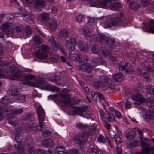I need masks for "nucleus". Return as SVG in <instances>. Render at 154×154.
<instances>
[{
    "label": "nucleus",
    "instance_id": "f257e3e1",
    "mask_svg": "<svg viewBox=\"0 0 154 154\" xmlns=\"http://www.w3.org/2000/svg\"><path fill=\"white\" fill-rule=\"evenodd\" d=\"M36 111L39 121V125H36L34 123H30L26 125L25 128L28 131L36 130L40 131L42 130L44 125L43 122L44 118L45 113L42 107L40 106H36Z\"/></svg>",
    "mask_w": 154,
    "mask_h": 154
},
{
    "label": "nucleus",
    "instance_id": "f03ea898",
    "mask_svg": "<svg viewBox=\"0 0 154 154\" xmlns=\"http://www.w3.org/2000/svg\"><path fill=\"white\" fill-rule=\"evenodd\" d=\"M22 108H18L12 110L10 105H8L5 107H0V120H3L5 117V115H8V118H10L11 116L8 114L13 115H17L23 112Z\"/></svg>",
    "mask_w": 154,
    "mask_h": 154
},
{
    "label": "nucleus",
    "instance_id": "7ed1b4c3",
    "mask_svg": "<svg viewBox=\"0 0 154 154\" xmlns=\"http://www.w3.org/2000/svg\"><path fill=\"white\" fill-rule=\"evenodd\" d=\"M124 14L120 13L115 17H113L105 20L104 22V27L107 28L112 26H117L121 23V18L123 17Z\"/></svg>",
    "mask_w": 154,
    "mask_h": 154
},
{
    "label": "nucleus",
    "instance_id": "20e7f679",
    "mask_svg": "<svg viewBox=\"0 0 154 154\" xmlns=\"http://www.w3.org/2000/svg\"><path fill=\"white\" fill-rule=\"evenodd\" d=\"M14 24L11 23H6L0 27V38L3 37V35L2 33L3 31L6 32L7 37L11 36L13 34Z\"/></svg>",
    "mask_w": 154,
    "mask_h": 154
},
{
    "label": "nucleus",
    "instance_id": "39448f33",
    "mask_svg": "<svg viewBox=\"0 0 154 154\" xmlns=\"http://www.w3.org/2000/svg\"><path fill=\"white\" fill-rule=\"evenodd\" d=\"M99 65V62L97 59H94L91 65L85 64L82 66H78L77 68L79 70L85 71L87 72L90 71L92 69Z\"/></svg>",
    "mask_w": 154,
    "mask_h": 154
},
{
    "label": "nucleus",
    "instance_id": "423d86ee",
    "mask_svg": "<svg viewBox=\"0 0 154 154\" xmlns=\"http://www.w3.org/2000/svg\"><path fill=\"white\" fill-rule=\"evenodd\" d=\"M50 51V49L47 45H43L41 47V49L37 51L36 55L39 59H44L47 57Z\"/></svg>",
    "mask_w": 154,
    "mask_h": 154
},
{
    "label": "nucleus",
    "instance_id": "0eeeda50",
    "mask_svg": "<svg viewBox=\"0 0 154 154\" xmlns=\"http://www.w3.org/2000/svg\"><path fill=\"white\" fill-rule=\"evenodd\" d=\"M141 145L142 149H144V152L146 154H153L154 152V147L151 149H150L147 146L149 145V141L147 139H144L143 140L140 138Z\"/></svg>",
    "mask_w": 154,
    "mask_h": 154
},
{
    "label": "nucleus",
    "instance_id": "6e6552de",
    "mask_svg": "<svg viewBox=\"0 0 154 154\" xmlns=\"http://www.w3.org/2000/svg\"><path fill=\"white\" fill-rule=\"evenodd\" d=\"M22 137L20 135L16 134L15 136L16 143L14 144V146L16 149L20 151L23 150V145L21 144Z\"/></svg>",
    "mask_w": 154,
    "mask_h": 154
},
{
    "label": "nucleus",
    "instance_id": "1a4fd4ad",
    "mask_svg": "<svg viewBox=\"0 0 154 154\" xmlns=\"http://www.w3.org/2000/svg\"><path fill=\"white\" fill-rule=\"evenodd\" d=\"M77 43L76 40L75 38H69L66 41V46L71 50H73L76 46Z\"/></svg>",
    "mask_w": 154,
    "mask_h": 154
},
{
    "label": "nucleus",
    "instance_id": "9d476101",
    "mask_svg": "<svg viewBox=\"0 0 154 154\" xmlns=\"http://www.w3.org/2000/svg\"><path fill=\"white\" fill-rule=\"evenodd\" d=\"M132 98L134 103L136 104H140L145 100L143 97L140 94L134 95L133 96Z\"/></svg>",
    "mask_w": 154,
    "mask_h": 154
},
{
    "label": "nucleus",
    "instance_id": "9b49d317",
    "mask_svg": "<svg viewBox=\"0 0 154 154\" xmlns=\"http://www.w3.org/2000/svg\"><path fill=\"white\" fill-rule=\"evenodd\" d=\"M70 101V97L68 96L62 95L58 97L57 101L59 103H62L64 105H66L69 103Z\"/></svg>",
    "mask_w": 154,
    "mask_h": 154
},
{
    "label": "nucleus",
    "instance_id": "f8f14e48",
    "mask_svg": "<svg viewBox=\"0 0 154 154\" xmlns=\"http://www.w3.org/2000/svg\"><path fill=\"white\" fill-rule=\"evenodd\" d=\"M143 29L146 32L154 33V21L151 20L149 21L147 26L144 25Z\"/></svg>",
    "mask_w": 154,
    "mask_h": 154
},
{
    "label": "nucleus",
    "instance_id": "ddd939ff",
    "mask_svg": "<svg viewBox=\"0 0 154 154\" xmlns=\"http://www.w3.org/2000/svg\"><path fill=\"white\" fill-rule=\"evenodd\" d=\"M72 51L69 53V56L73 60H75L78 63H81L83 61L82 58H80V56L77 54H75V52Z\"/></svg>",
    "mask_w": 154,
    "mask_h": 154
},
{
    "label": "nucleus",
    "instance_id": "4468645a",
    "mask_svg": "<svg viewBox=\"0 0 154 154\" xmlns=\"http://www.w3.org/2000/svg\"><path fill=\"white\" fill-rule=\"evenodd\" d=\"M48 41L50 42L53 46V48L55 51H57L58 49L60 50L63 53H64V52L62 48H60V45L57 44L55 42L54 38L52 37H50L48 38Z\"/></svg>",
    "mask_w": 154,
    "mask_h": 154
},
{
    "label": "nucleus",
    "instance_id": "2eb2a0df",
    "mask_svg": "<svg viewBox=\"0 0 154 154\" xmlns=\"http://www.w3.org/2000/svg\"><path fill=\"white\" fill-rule=\"evenodd\" d=\"M86 137L81 134L77 135L75 136L74 141L76 143L81 144L86 141Z\"/></svg>",
    "mask_w": 154,
    "mask_h": 154
},
{
    "label": "nucleus",
    "instance_id": "dca6fc26",
    "mask_svg": "<svg viewBox=\"0 0 154 154\" xmlns=\"http://www.w3.org/2000/svg\"><path fill=\"white\" fill-rule=\"evenodd\" d=\"M9 72L13 77L17 78L20 75V72L16 69L14 66L9 67Z\"/></svg>",
    "mask_w": 154,
    "mask_h": 154
},
{
    "label": "nucleus",
    "instance_id": "f3484780",
    "mask_svg": "<svg viewBox=\"0 0 154 154\" xmlns=\"http://www.w3.org/2000/svg\"><path fill=\"white\" fill-rule=\"evenodd\" d=\"M87 109V108L86 107H73V111L75 114H79L81 116L84 117V116L82 115L81 113L85 112Z\"/></svg>",
    "mask_w": 154,
    "mask_h": 154
},
{
    "label": "nucleus",
    "instance_id": "a211bd4d",
    "mask_svg": "<svg viewBox=\"0 0 154 154\" xmlns=\"http://www.w3.org/2000/svg\"><path fill=\"white\" fill-rule=\"evenodd\" d=\"M8 115L11 116L10 118H9L8 115H6L7 116L8 118L9 119L8 120L9 123L14 126H16L18 124L17 120L13 118V115L11 114H8Z\"/></svg>",
    "mask_w": 154,
    "mask_h": 154
},
{
    "label": "nucleus",
    "instance_id": "6ab92c4d",
    "mask_svg": "<svg viewBox=\"0 0 154 154\" xmlns=\"http://www.w3.org/2000/svg\"><path fill=\"white\" fill-rule=\"evenodd\" d=\"M49 27L51 30L54 31L57 27V23L55 19H51L49 21Z\"/></svg>",
    "mask_w": 154,
    "mask_h": 154
},
{
    "label": "nucleus",
    "instance_id": "aec40b11",
    "mask_svg": "<svg viewBox=\"0 0 154 154\" xmlns=\"http://www.w3.org/2000/svg\"><path fill=\"white\" fill-rule=\"evenodd\" d=\"M149 112L146 114V116L149 118L154 119V106H152L149 108Z\"/></svg>",
    "mask_w": 154,
    "mask_h": 154
},
{
    "label": "nucleus",
    "instance_id": "412c9836",
    "mask_svg": "<svg viewBox=\"0 0 154 154\" xmlns=\"http://www.w3.org/2000/svg\"><path fill=\"white\" fill-rule=\"evenodd\" d=\"M123 79V76L122 74H115L112 76L111 80L112 81H121Z\"/></svg>",
    "mask_w": 154,
    "mask_h": 154
},
{
    "label": "nucleus",
    "instance_id": "4be33fe9",
    "mask_svg": "<svg viewBox=\"0 0 154 154\" xmlns=\"http://www.w3.org/2000/svg\"><path fill=\"white\" fill-rule=\"evenodd\" d=\"M1 101L2 103L4 104V105L0 106V107H5L6 106H8V105H9L8 103H10L11 102V100L9 97L6 96L2 97Z\"/></svg>",
    "mask_w": 154,
    "mask_h": 154
},
{
    "label": "nucleus",
    "instance_id": "5701e85b",
    "mask_svg": "<svg viewBox=\"0 0 154 154\" xmlns=\"http://www.w3.org/2000/svg\"><path fill=\"white\" fill-rule=\"evenodd\" d=\"M121 5L118 3H114L111 4L109 6L111 10L117 11L121 8Z\"/></svg>",
    "mask_w": 154,
    "mask_h": 154
},
{
    "label": "nucleus",
    "instance_id": "b1692460",
    "mask_svg": "<svg viewBox=\"0 0 154 154\" xmlns=\"http://www.w3.org/2000/svg\"><path fill=\"white\" fill-rule=\"evenodd\" d=\"M44 0H36L35 2V8L36 9H39L42 7L44 5Z\"/></svg>",
    "mask_w": 154,
    "mask_h": 154
},
{
    "label": "nucleus",
    "instance_id": "393cba45",
    "mask_svg": "<svg viewBox=\"0 0 154 154\" xmlns=\"http://www.w3.org/2000/svg\"><path fill=\"white\" fill-rule=\"evenodd\" d=\"M56 154H68L64 147H57L56 149Z\"/></svg>",
    "mask_w": 154,
    "mask_h": 154
},
{
    "label": "nucleus",
    "instance_id": "a878e982",
    "mask_svg": "<svg viewBox=\"0 0 154 154\" xmlns=\"http://www.w3.org/2000/svg\"><path fill=\"white\" fill-rule=\"evenodd\" d=\"M68 32L66 29L61 30L59 33V36L61 39H65L68 36Z\"/></svg>",
    "mask_w": 154,
    "mask_h": 154
},
{
    "label": "nucleus",
    "instance_id": "bb28decb",
    "mask_svg": "<svg viewBox=\"0 0 154 154\" xmlns=\"http://www.w3.org/2000/svg\"><path fill=\"white\" fill-rule=\"evenodd\" d=\"M136 133L134 131H131L126 134V138L129 140H131L135 136Z\"/></svg>",
    "mask_w": 154,
    "mask_h": 154
},
{
    "label": "nucleus",
    "instance_id": "cd10ccee",
    "mask_svg": "<svg viewBox=\"0 0 154 154\" xmlns=\"http://www.w3.org/2000/svg\"><path fill=\"white\" fill-rule=\"evenodd\" d=\"M42 144L48 147H51L54 145V143L52 140L50 139L43 141Z\"/></svg>",
    "mask_w": 154,
    "mask_h": 154
},
{
    "label": "nucleus",
    "instance_id": "c85d7f7f",
    "mask_svg": "<svg viewBox=\"0 0 154 154\" xmlns=\"http://www.w3.org/2000/svg\"><path fill=\"white\" fill-rule=\"evenodd\" d=\"M100 41L102 42H104L105 44L107 45L108 44V39L109 37H106L103 35H100L99 36Z\"/></svg>",
    "mask_w": 154,
    "mask_h": 154
},
{
    "label": "nucleus",
    "instance_id": "c756f323",
    "mask_svg": "<svg viewBox=\"0 0 154 154\" xmlns=\"http://www.w3.org/2000/svg\"><path fill=\"white\" fill-rule=\"evenodd\" d=\"M100 41L102 42H104L105 44L107 45L108 44V39L109 37H106L103 35H100L99 36Z\"/></svg>",
    "mask_w": 154,
    "mask_h": 154
},
{
    "label": "nucleus",
    "instance_id": "7c9ffc66",
    "mask_svg": "<svg viewBox=\"0 0 154 154\" xmlns=\"http://www.w3.org/2000/svg\"><path fill=\"white\" fill-rule=\"evenodd\" d=\"M14 99H17L18 101L20 103H23L26 100L25 96L23 95H18L15 96V98Z\"/></svg>",
    "mask_w": 154,
    "mask_h": 154
},
{
    "label": "nucleus",
    "instance_id": "2f4dec72",
    "mask_svg": "<svg viewBox=\"0 0 154 154\" xmlns=\"http://www.w3.org/2000/svg\"><path fill=\"white\" fill-rule=\"evenodd\" d=\"M123 71H125V74H128L131 72L132 69L131 65L128 63H126L125 69Z\"/></svg>",
    "mask_w": 154,
    "mask_h": 154
},
{
    "label": "nucleus",
    "instance_id": "473e14b6",
    "mask_svg": "<svg viewBox=\"0 0 154 154\" xmlns=\"http://www.w3.org/2000/svg\"><path fill=\"white\" fill-rule=\"evenodd\" d=\"M79 48L81 51H86L87 50L88 47L87 44H83L81 42H79L78 44Z\"/></svg>",
    "mask_w": 154,
    "mask_h": 154
},
{
    "label": "nucleus",
    "instance_id": "72a5a7b5",
    "mask_svg": "<svg viewBox=\"0 0 154 154\" xmlns=\"http://www.w3.org/2000/svg\"><path fill=\"white\" fill-rule=\"evenodd\" d=\"M82 34L85 36H89L91 34V32L88 28L86 27H84L82 28Z\"/></svg>",
    "mask_w": 154,
    "mask_h": 154
},
{
    "label": "nucleus",
    "instance_id": "f704fd0d",
    "mask_svg": "<svg viewBox=\"0 0 154 154\" xmlns=\"http://www.w3.org/2000/svg\"><path fill=\"white\" fill-rule=\"evenodd\" d=\"M129 6L131 8L136 9L139 7V5L136 2H132L129 3Z\"/></svg>",
    "mask_w": 154,
    "mask_h": 154
},
{
    "label": "nucleus",
    "instance_id": "c9c22d12",
    "mask_svg": "<svg viewBox=\"0 0 154 154\" xmlns=\"http://www.w3.org/2000/svg\"><path fill=\"white\" fill-rule=\"evenodd\" d=\"M108 121L113 122L115 120V117L114 115L111 113L108 112Z\"/></svg>",
    "mask_w": 154,
    "mask_h": 154
},
{
    "label": "nucleus",
    "instance_id": "e433bc0d",
    "mask_svg": "<svg viewBox=\"0 0 154 154\" xmlns=\"http://www.w3.org/2000/svg\"><path fill=\"white\" fill-rule=\"evenodd\" d=\"M147 92L151 94H154V88L152 86L148 85L146 88Z\"/></svg>",
    "mask_w": 154,
    "mask_h": 154
},
{
    "label": "nucleus",
    "instance_id": "4c0bfd02",
    "mask_svg": "<svg viewBox=\"0 0 154 154\" xmlns=\"http://www.w3.org/2000/svg\"><path fill=\"white\" fill-rule=\"evenodd\" d=\"M42 20L43 22H45L48 19V14L47 13H44L41 15Z\"/></svg>",
    "mask_w": 154,
    "mask_h": 154
},
{
    "label": "nucleus",
    "instance_id": "58836bf2",
    "mask_svg": "<svg viewBox=\"0 0 154 154\" xmlns=\"http://www.w3.org/2000/svg\"><path fill=\"white\" fill-rule=\"evenodd\" d=\"M97 141L100 142L104 143L106 142V140L103 136L101 135H100L97 137Z\"/></svg>",
    "mask_w": 154,
    "mask_h": 154
},
{
    "label": "nucleus",
    "instance_id": "ea45409f",
    "mask_svg": "<svg viewBox=\"0 0 154 154\" xmlns=\"http://www.w3.org/2000/svg\"><path fill=\"white\" fill-rule=\"evenodd\" d=\"M100 51H101L102 54L104 56H107L109 55V51L107 50L106 48L102 47L100 48Z\"/></svg>",
    "mask_w": 154,
    "mask_h": 154
},
{
    "label": "nucleus",
    "instance_id": "a19ab883",
    "mask_svg": "<svg viewBox=\"0 0 154 154\" xmlns=\"http://www.w3.org/2000/svg\"><path fill=\"white\" fill-rule=\"evenodd\" d=\"M126 63L122 62L119 63V70L123 71L124 69Z\"/></svg>",
    "mask_w": 154,
    "mask_h": 154
},
{
    "label": "nucleus",
    "instance_id": "79ce46f5",
    "mask_svg": "<svg viewBox=\"0 0 154 154\" xmlns=\"http://www.w3.org/2000/svg\"><path fill=\"white\" fill-rule=\"evenodd\" d=\"M42 134L45 137H47L50 135V132L48 130L45 129V130L42 131Z\"/></svg>",
    "mask_w": 154,
    "mask_h": 154
},
{
    "label": "nucleus",
    "instance_id": "37998d69",
    "mask_svg": "<svg viewBox=\"0 0 154 154\" xmlns=\"http://www.w3.org/2000/svg\"><path fill=\"white\" fill-rule=\"evenodd\" d=\"M92 51L94 54H97L99 52L98 46L97 45H94L92 48Z\"/></svg>",
    "mask_w": 154,
    "mask_h": 154
},
{
    "label": "nucleus",
    "instance_id": "c03bdc74",
    "mask_svg": "<svg viewBox=\"0 0 154 154\" xmlns=\"http://www.w3.org/2000/svg\"><path fill=\"white\" fill-rule=\"evenodd\" d=\"M141 3L143 6L145 7L150 4V1L149 0H142Z\"/></svg>",
    "mask_w": 154,
    "mask_h": 154
},
{
    "label": "nucleus",
    "instance_id": "a18cd8bd",
    "mask_svg": "<svg viewBox=\"0 0 154 154\" xmlns=\"http://www.w3.org/2000/svg\"><path fill=\"white\" fill-rule=\"evenodd\" d=\"M18 90L17 89H13L11 91V94L14 96V98H15V96L18 95Z\"/></svg>",
    "mask_w": 154,
    "mask_h": 154
},
{
    "label": "nucleus",
    "instance_id": "49530a36",
    "mask_svg": "<svg viewBox=\"0 0 154 154\" xmlns=\"http://www.w3.org/2000/svg\"><path fill=\"white\" fill-rule=\"evenodd\" d=\"M108 39V45L111 46V45H113L115 44V39L112 38H109Z\"/></svg>",
    "mask_w": 154,
    "mask_h": 154
},
{
    "label": "nucleus",
    "instance_id": "de8ad7c7",
    "mask_svg": "<svg viewBox=\"0 0 154 154\" xmlns=\"http://www.w3.org/2000/svg\"><path fill=\"white\" fill-rule=\"evenodd\" d=\"M25 31L27 35H30L32 33V31L30 26H27L25 29Z\"/></svg>",
    "mask_w": 154,
    "mask_h": 154
},
{
    "label": "nucleus",
    "instance_id": "09e8293b",
    "mask_svg": "<svg viewBox=\"0 0 154 154\" xmlns=\"http://www.w3.org/2000/svg\"><path fill=\"white\" fill-rule=\"evenodd\" d=\"M76 125L78 128L80 129H85L86 128L88 127L87 125H83L81 123L77 124Z\"/></svg>",
    "mask_w": 154,
    "mask_h": 154
},
{
    "label": "nucleus",
    "instance_id": "8fccbe9b",
    "mask_svg": "<svg viewBox=\"0 0 154 154\" xmlns=\"http://www.w3.org/2000/svg\"><path fill=\"white\" fill-rule=\"evenodd\" d=\"M28 85L30 86L34 87H38L40 85V84L37 83H36L32 82H29L28 83Z\"/></svg>",
    "mask_w": 154,
    "mask_h": 154
},
{
    "label": "nucleus",
    "instance_id": "3c124183",
    "mask_svg": "<svg viewBox=\"0 0 154 154\" xmlns=\"http://www.w3.org/2000/svg\"><path fill=\"white\" fill-rule=\"evenodd\" d=\"M83 17L81 15H79L76 17V21L78 22H80L82 21Z\"/></svg>",
    "mask_w": 154,
    "mask_h": 154
},
{
    "label": "nucleus",
    "instance_id": "603ef678",
    "mask_svg": "<svg viewBox=\"0 0 154 154\" xmlns=\"http://www.w3.org/2000/svg\"><path fill=\"white\" fill-rule=\"evenodd\" d=\"M116 135V132L114 131H110L109 132V135L112 139L114 138Z\"/></svg>",
    "mask_w": 154,
    "mask_h": 154
},
{
    "label": "nucleus",
    "instance_id": "864d4df0",
    "mask_svg": "<svg viewBox=\"0 0 154 154\" xmlns=\"http://www.w3.org/2000/svg\"><path fill=\"white\" fill-rule=\"evenodd\" d=\"M114 113L117 118L119 119H120L122 118V116L118 110H115Z\"/></svg>",
    "mask_w": 154,
    "mask_h": 154
},
{
    "label": "nucleus",
    "instance_id": "5fc2aeb1",
    "mask_svg": "<svg viewBox=\"0 0 154 154\" xmlns=\"http://www.w3.org/2000/svg\"><path fill=\"white\" fill-rule=\"evenodd\" d=\"M33 39L34 41L36 43H38L41 42V41L39 37L38 36H36L34 37Z\"/></svg>",
    "mask_w": 154,
    "mask_h": 154
},
{
    "label": "nucleus",
    "instance_id": "6e6d98bb",
    "mask_svg": "<svg viewBox=\"0 0 154 154\" xmlns=\"http://www.w3.org/2000/svg\"><path fill=\"white\" fill-rule=\"evenodd\" d=\"M125 108L126 109H128L130 108L131 106V103L128 100H127L125 104Z\"/></svg>",
    "mask_w": 154,
    "mask_h": 154
},
{
    "label": "nucleus",
    "instance_id": "4d7b16f0",
    "mask_svg": "<svg viewBox=\"0 0 154 154\" xmlns=\"http://www.w3.org/2000/svg\"><path fill=\"white\" fill-rule=\"evenodd\" d=\"M7 76V73L6 72H4L0 70V77H3Z\"/></svg>",
    "mask_w": 154,
    "mask_h": 154
},
{
    "label": "nucleus",
    "instance_id": "13d9d810",
    "mask_svg": "<svg viewBox=\"0 0 154 154\" xmlns=\"http://www.w3.org/2000/svg\"><path fill=\"white\" fill-rule=\"evenodd\" d=\"M139 144V142L137 140H134L131 143L132 147H135L137 146Z\"/></svg>",
    "mask_w": 154,
    "mask_h": 154
},
{
    "label": "nucleus",
    "instance_id": "bf43d9fd",
    "mask_svg": "<svg viewBox=\"0 0 154 154\" xmlns=\"http://www.w3.org/2000/svg\"><path fill=\"white\" fill-rule=\"evenodd\" d=\"M16 30L17 32H19L21 31L23 29V26L21 25L19 26H17L16 27Z\"/></svg>",
    "mask_w": 154,
    "mask_h": 154
},
{
    "label": "nucleus",
    "instance_id": "052dcab7",
    "mask_svg": "<svg viewBox=\"0 0 154 154\" xmlns=\"http://www.w3.org/2000/svg\"><path fill=\"white\" fill-rule=\"evenodd\" d=\"M115 142L116 144L118 145L122 143V140L120 137H118L116 139Z\"/></svg>",
    "mask_w": 154,
    "mask_h": 154
},
{
    "label": "nucleus",
    "instance_id": "680f3d73",
    "mask_svg": "<svg viewBox=\"0 0 154 154\" xmlns=\"http://www.w3.org/2000/svg\"><path fill=\"white\" fill-rule=\"evenodd\" d=\"M58 10L57 6H54L52 7L51 10V12L53 14H55L56 13Z\"/></svg>",
    "mask_w": 154,
    "mask_h": 154
},
{
    "label": "nucleus",
    "instance_id": "e2e57ef3",
    "mask_svg": "<svg viewBox=\"0 0 154 154\" xmlns=\"http://www.w3.org/2000/svg\"><path fill=\"white\" fill-rule=\"evenodd\" d=\"M34 149V148L33 147L28 148V151L29 153L33 154L35 152V150Z\"/></svg>",
    "mask_w": 154,
    "mask_h": 154
},
{
    "label": "nucleus",
    "instance_id": "0e129e2a",
    "mask_svg": "<svg viewBox=\"0 0 154 154\" xmlns=\"http://www.w3.org/2000/svg\"><path fill=\"white\" fill-rule=\"evenodd\" d=\"M26 77L27 80H29L33 79L35 78V76L31 74L27 75Z\"/></svg>",
    "mask_w": 154,
    "mask_h": 154
},
{
    "label": "nucleus",
    "instance_id": "69168bd1",
    "mask_svg": "<svg viewBox=\"0 0 154 154\" xmlns=\"http://www.w3.org/2000/svg\"><path fill=\"white\" fill-rule=\"evenodd\" d=\"M103 121L104 122H107L108 121V119L106 117V115L105 114L101 117Z\"/></svg>",
    "mask_w": 154,
    "mask_h": 154
},
{
    "label": "nucleus",
    "instance_id": "338daca9",
    "mask_svg": "<svg viewBox=\"0 0 154 154\" xmlns=\"http://www.w3.org/2000/svg\"><path fill=\"white\" fill-rule=\"evenodd\" d=\"M116 150L117 153V154H122V149L119 146H117L116 147Z\"/></svg>",
    "mask_w": 154,
    "mask_h": 154
},
{
    "label": "nucleus",
    "instance_id": "774afa93",
    "mask_svg": "<svg viewBox=\"0 0 154 154\" xmlns=\"http://www.w3.org/2000/svg\"><path fill=\"white\" fill-rule=\"evenodd\" d=\"M110 60L112 61V63L113 64H115L116 63V58L114 57H112L110 58Z\"/></svg>",
    "mask_w": 154,
    "mask_h": 154
}]
</instances>
